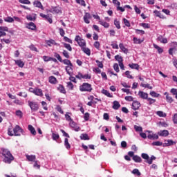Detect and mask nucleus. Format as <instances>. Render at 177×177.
Here are the masks:
<instances>
[{
    "label": "nucleus",
    "mask_w": 177,
    "mask_h": 177,
    "mask_svg": "<svg viewBox=\"0 0 177 177\" xmlns=\"http://www.w3.org/2000/svg\"><path fill=\"white\" fill-rule=\"evenodd\" d=\"M99 23L102 27H104V28H109L110 27V24L104 21H99Z\"/></svg>",
    "instance_id": "cd10ccee"
},
{
    "label": "nucleus",
    "mask_w": 177,
    "mask_h": 177,
    "mask_svg": "<svg viewBox=\"0 0 177 177\" xmlns=\"http://www.w3.org/2000/svg\"><path fill=\"white\" fill-rule=\"evenodd\" d=\"M75 41H76V42H77L79 46H80V48H84L85 46H86V41H85V39L81 38V37H80V35H77L75 38Z\"/></svg>",
    "instance_id": "39448f33"
},
{
    "label": "nucleus",
    "mask_w": 177,
    "mask_h": 177,
    "mask_svg": "<svg viewBox=\"0 0 177 177\" xmlns=\"http://www.w3.org/2000/svg\"><path fill=\"white\" fill-rule=\"evenodd\" d=\"M173 122L174 124H177V113L174 114L173 117Z\"/></svg>",
    "instance_id": "774afa93"
},
{
    "label": "nucleus",
    "mask_w": 177,
    "mask_h": 177,
    "mask_svg": "<svg viewBox=\"0 0 177 177\" xmlns=\"http://www.w3.org/2000/svg\"><path fill=\"white\" fill-rule=\"evenodd\" d=\"M67 88L70 89V91H73L74 89V84L71 83V82H67Z\"/></svg>",
    "instance_id": "8fccbe9b"
},
{
    "label": "nucleus",
    "mask_w": 177,
    "mask_h": 177,
    "mask_svg": "<svg viewBox=\"0 0 177 177\" xmlns=\"http://www.w3.org/2000/svg\"><path fill=\"white\" fill-rule=\"evenodd\" d=\"M28 103L32 111H38V109H39V104H38V102L28 101Z\"/></svg>",
    "instance_id": "20e7f679"
},
{
    "label": "nucleus",
    "mask_w": 177,
    "mask_h": 177,
    "mask_svg": "<svg viewBox=\"0 0 177 177\" xmlns=\"http://www.w3.org/2000/svg\"><path fill=\"white\" fill-rule=\"evenodd\" d=\"M33 5H35L36 8H39V9H44V6H42V3L39 1H35Z\"/></svg>",
    "instance_id": "393cba45"
},
{
    "label": "nucleus",
    "mask_w": 177,
    "mask_h": 177,
    "mask_svg": "<svg viewBox=\"0 0 177 177\" xmlns=\"http://www.w3.org/2000/svg\"><path fill=\"white\" fill-rule=\"evenodd\" d=\"M129 67L132 69L139 70V64H129Z\"/></svg>",
    "instance_id": "473e14b6"
},
{
    "label": "nucleus",
    "mask_w": 177,
    "mask_h": 177,
    "mask_svg": "<svg viewBox=\"0 0 177 177\" xmlns=\"http://www.w3.org/2000/svg\"><path fill=\"white\" fill-rule=\"evenodd\" d=\"M46 44L48 45V46H52V45H55L56 46H59L60 44L56 43V41L52 39H50V40H47Z\"/></svg>",
    "instance_id": "9d476101"
},
{
    "label": "nucleus",
    "mask_w": 177,
    "mask_h": 177,
    "mask_svg": "<svg viewBox=\"0 0 177 177\" xmlns=\"http://www.w3.org/2000/svg\"><path fill=\"white\" fill-rule=\"evenodd\" d=\"M80 138L82 140H89V136L86 133L82 134Z\"/></svg>",
    "instance_id": "79ce46f5"
},
{
    "label": "nucleus",
    "mask_w": 177,
    "mask_h": 177,
    "mask_svg": "<svg viewBox=\"0 0 177 177\" xmlns=\"http://www.w3.org/2000/svg\"><path fill=\"white\" fill-rule=\"evenodd\" d=\"M114 26H115L116 28H118V30H120V28H121V25L120 24V21H118V19H114Z\"/></svg>",
    "instance_id": "c9c22d12"
},
{
    "label": "nucleus",
    "mask_w": 177,
    "mask_h": 177,
    "mask_svg": "<svg viewBox=\"0 0 177 177\" xmlns=\"http://www.w3.org/2000/svg\"><path fill=\"white\" fill-rule=\"evenodd\" d=\"M119 48L120 49H121L123 53H125V55H128V48H125V46H124V44L120 43L119 44Z\"/></svg>",
    "instance_id": "2eb2a0df"
},
{
    "label": "nucleus",
    "mask_w": 177,
    "mask_h": 177,
    "mask_svg": "<svg viewBox=\"0 0 177 177\" xmlns=\"http://www.w3.org/2000/svg\"><path fill=\"white\" fill-rule=\"evenodd\" d=\"M52 138H53V140H57V139H59L60 136H59V134L53 133H52Z\"/></svg>",
    "instance_id": "4d7b16f0"
},
{
    "label": "nucleus",
    "mask_w": 177,
    "mask_h": 177,
    "mask_svg": "<svg viewBox=\"0 0 177 177\" xmlns=\"http://www.w3.org/2000/svg\"><path fill=\"white\" fill-rule=\"evenodd\" d=\"M40 17H42L44 19V20H46V21H48L50 24H52L53 23V20L52 19V17L49 16V15H45L44 13H40L39 14Z\"/></svg>",
    "instance_id": "0eeeda50"
},
{
    "label": "nucleus",
    "mask_w": 177,
    "mask_h": 177,
    "mask_svg": "<svg viewBox=\"0 0 177 177\" xmlns=\"http://www.w3.org/2000/svg\"><path fill=\"white\" fill-rule=\"evenodd\" d=\"M139 107H140V102L138 101H133L132 104L133 110H138Z\"/></svg>",
    "instance_id": "ddd939ff"
},
{
    "label": "nucleus",
    "mask_w": 177,
    "mask_h": 177,
    "mask_svg": "<svg viewBox=\"0 0 177 177\" xmlns=\"http://www.w3.org/2000/svg\"><path fill=\"white\" fill-rule=\"evenodd\" d=\"M133 43L136 44H142V42H143V40H141L140 39H138L137 37H133Z\"/></svg>",
    "instance_id": "c03bdc74"
},
{
    "label": "nucleus",
    "mask_w": 177,
    "mask_h": 177,
    "mask_svg": "<svg viewBox=\"0 0 177 177\" xmlns=\"http://www.w3.org/2000/svg\"><path fill=\"white\" fill-rule=\"evenodd\" d=\"M64 146L67 150H70L71 149V145L68 142V138H65L64 140Z\"/></svg>",
    "instance_id": "c85d7f7f"
},
{
    "label": "nucleus",
    "mask_w": 177,
    "mask_h": 177,
    "mask_svg": "<svg viewBox=\"0 0 177 177\" xmlns=\"http://www.w3.org/2000/svg\"><path fill=\"white\" fill-rule=\"evenodd\" d=\"M69 125L71 128H73L75 132H79V131H81V128H80V126L74 122V120H71V122H69Z\"/></svg>",
    "instance_id": "423d86ee"
},
{
    "label": "nucleus",
    "mask_w": 177,
    "mask_h": 177,
    "mask_svg": "<svg viewBox=\"0 0 177 177\" xmlns=\"http://www.w3.org/2000/svg\"><path fill=\"white\" fill-rule=\"evenodd\" d=\"M134 129L136 131V132H142L143 131V128H142V127L137 125L134 126Z\"/></svg>",
    "instance_id": "13d9d810"
},
{
    "label": "nucleus",
    "mask_w": 177,
    "mask_h": 177,
    "mask_svg": "<svg viewBox=\"0 0 177 177\" xmlns=\"http://www.w3.org/2000/svg\"><path fill=\"white\" fill-rule=\"evenodd\" d=\"M158 134L159 135V136L167 137L168 136V135H169V131H168V130H163V131H159Z\"/></svg>",
    "instance_id": "a211bd4d"
},
{
    "label": "nucleus",
    "mask_w": 177,
    "mask_h": 177,
    "mask_svg": "<svg viewBox=\"0 0 177 177\" xmlns=\"http://www.w3.org/2000/svg\"><path fill=\"white\" fill-rule=\"evenodd\" d=\"M82 50L86 53L88 56H91V50L88 48L82 47Z\"/></svg>",
    "instance_id": "2f4dec72"
},
{
    "label": "nucleus",
    "mask_w": 177,
    "mask_h": 177,
    "mask_svg": "<svg viewBox=\"0 0 177 177\" xmlns=\"http://www.w3.org/2000/svg\"><path fill=\"white\" fill-rule=\"evenodd\" d=\"M50 13H60L62 10H60V7H53L50 10Z\"/></svg>",
    "instance_id": "dca6fc26"
},
{
    "label": "nucleus",
    "mask_w": 177,
    "mask_h": 177,
    "mask_svg": "<svg viewBox=\"0 0 177 177\" xmlns=\"http://www.w3.org/2000/svg\"><path fill=\"white\" fill-rule=\"evenodd\" d=\"M62 55L66 59H70V54L68 53V52H67V50H64L63 52H62Z\"/></svg>",
    "instance_id": "3c124183"
},
{
    "label": "nucleus",
    "mask_w": 177,
    "mask_h": 177,
    "mask_svg": "<svg viewBox=\"0 0 177 177\" xmlns=\"http://www.w3.org/2000/svg\"><path fill=\"white\" fill-rule=\"evenodd\" d=\"M29 48L30 49V50H32L34 52H38V48H37V47H35L34 44H31L30 46H29Z\"/></svg>",
    "instance_id": "bf43d9fd"
},
{
    "label": "nucleus",
    "mask_w": 177,
    "mask_h": 177,
    "mask_svg": "<svg viewBox=\"0 0 177 177\" xmlns=\"http://www.w3.org/2000/svg\"><path fill=\"white\" fill-rule=\"evenodd\" d=\"M28 131H30V133L33 135V136H35V135H37V131H35V129L34 128V127H32V125L29 124L28 126Z\"/></svg>",
    "instance_id": "f8f14e48"
},
{
    "label": "nucleus",
    "mask_w": 177,
    "mask_h": 177,
    "mask_svg": "<svg viewBox=\"0 0 177 177\" xmlns=\"http://www.w3.org/2000/svg\"><path fill=\"white\" fill-rule=\"evenodd\" d=\"M148 139H153V140L158 139V135L157 134H149L147 136Z\"/></svg>",
    "instance_id": "72a5a7b5"
},
{
    "label": "nucleus",
    "mask_w": 177,
    "mask_h": 177,
    "mask_svg": "<svg viewBox=\"0 0 177 177\" xmlns=\"http://www.w3.org/2000/svg\"><path fill=\"white\" fill-rule=\"evenodd\" d=\"M101 92L103 93V95L107 96V97H113V95H111L110 92L106 89H102Z\"/></svg>",
    "instance_id": "bb28decb"
},
{
    "label": "nucleus",
    "mask_w": 177,
    "mask_h": 177,
    "mask_svg": "<svg viewBox=\"0 0 177 177\" xmlns=\"http://www.w3.org/2000/svg\"><path fill=\"white\" fill-rule=\"evenodd\" d=\"M136 34H140V35H144V34H145V30H139V29H136Z\"/></svg>",
    "instance_id": "338daca9"
},
{
    "label": "nucleus",
    "mask_w": 177,
    "mask_h": 177,
    "mask_svg": "<svg viewBox=\"0 0 177 177\" xmlns=\"http://www.w3.org/2000/svg\"><path fill=\"white\" fill-rule=\"evenodd\" d=\"M153 48H155V49H157L158 53H162V52H164V50L161 47L158 46V45L157 44H153Z\"/></svg>",
    "instance_id": "e433bc0d"
},
{
    "label": "nucleus",
    "mask_w": 177,
    "mask_h": 177,
    "mask_svg": "<svg viewBox=\"0 0 177 177\" xmlns=\"http://www.w3.org/2000/svg\"><path fill=\"white\" fill-rule=\"evenodd\" d=\"M115 59L117 62H118L119 64L122 63V62H124L122 57L119 55H115Z\"/></svg>",
    "instance_id": "f704fd0d"
},
{
    "label": "nucleus",
    "mask_w": 177,
    "mask_h": 177,
    "mask_svg": "<svg viewBox=\"0 0 177 177\" xmlns=\"http://www.w3.org/2000/svg\"><path fill=\"white\" fill-rule=\"evenodd\" d=\"M92 17L91 16V14L89 12H86L84 16V23L86 24H89L91 21H89V19H91Z\"/></svg>",
    "instance_id": "1a4fd4ad"
},
{
    "label": "nucleus",
    "mask_w": 177,
    "mask_h": 177,
    "mask_svg": "<svg viewBox=\"0 0 177 177\" xmlns=\"http://www.w3.org/2000/svg\"><path fill=\"white\" fill-rule=\"evenodd\" d=\"M73 64H72V66L68 65L66 66V71L67 74H68V75L71 76V75L73 74Z\"/></svg>",
    "instance_id": "f3484780"
},
{
    "label": "nucleus",
    "mask_w": 177,
    "mask_h": 177,
    "mask_svg": "<svg viewBox=\"0 0 177 177\" xmlns=\"http://www.w3.org/2000/svg\"><path fill=\"white\" fill-rule=\"evenodd\" d=\"M152 146H162V142L160 141H156L152 143Z\"/></svg>",
    "instance_id": "69168bd1"
},
{
    "label": "nucleus",
    "mask_w": 177,
    "mask_h": 177,
    "mask_svg": "<svg viewBox=\"0 0 177 177\" xmlns=\"http://www.w3.org/2000/svg\"><path fill=\"white\" fill-rule=\"evenodd\" d=\"M132 174L133 175H137V176H140V175H142V173H140V171H139V169H134L133 171H132Z\"/></svg>",
    "instance_id": "a19ab883"
},
{
    "label": "nucleus",
    "mask_w": 177,
    "mask_h": 177,
    "mask_svg": "<svg viewBox=\"0 0 177 177\" xmlns=\"http://www.w3.org/2000/svg\"><path fill=\"white\" fill-rule=\"evenodd\" d=\"M140 26L143 27V28H150V25L149 24H146V23L140 24Z\"/></svg>",
    "instance_id": "e2e57ef3"
},
{
    "label": "nucleus",
    "mask_w": 177,
    "mask_h": 177,
    "mask_svg": "<svg viewBox=\"0 0 177 177\" xmlns=\"http://www.w3.org/2000/svg\"><path fill=\"white\" fill-rule=\"evenodd\" d=\"M164 95L166 96V100L168 103H172V102H174V98L169 96V94L167 92H165Z\"/></svg>",
    "instance_id": "412c9836"
},
{
    "label": "nucleus",
    "mask_w": 177,
    "mask_h": 177,
    "mask_svg": "<svg viewBox=\"0 0 177 177\" xmlns=\"http://www.w3.org/2000/svg\"><path fill=\"white\" fill-rule=\"evenodd\" d=\"M123 23L126 26V27H131V22L129 21L126 18L123 19Z\"/></svg>",
    "instance_id": "49530a36"
},
{
    "label": "nucleus",
    "mask_w": 177,
    "mask_h": 177,
    "mask_svg": "<svg viewBox=\"0 0 177 177\" xmlns=\"http://www.w3.org/2000/svg\"><path fill=\"white\" fill-rule=\"evenodd\" d=\"M48 82H50V84H57V79H56V77L55 76H50L48 77Z\"/></svg>",
    "instance_id": "6ab92c4d"
},
{
    "label": "nucleus",
    "mask_w": 177,
    "mask_h": 177,
    "mask_svg": "<svg viewBox=\"0 0 177 177\" xmlns=\"http://www.w3.org/2000/svg\"><path fill=\"white\" fill-rule=\"evenodd\" d=\"M81 77L84 80H91V78H92V76L89 74L81 75Z\"/></svg>",
    "instance_id": "603ef678"
},
{
    "label": "nucleus",
    "mask_w": 177,
    "mask_h": 177,
    "mask_svg": "<svg viewBox=\"0 0 177 177\" xmlns=\"http://www.w3.org/2000/svg\"><path fill=\"white\" fill-rule=\"evenodd\" d=\"M153 13L156 15V17H160V19H165L164 15H161V12L157 10H154Z\"/></svg>",
    "instance_id": "c756f323"
},
{
    "label": "nucleus",
    "mask_w": 177,
    "mask_h": 177,
    "mask_svg": "<svg viewBox=\"0 0 177 177\" xmlns=\"http://www.w3.org/2000/svg\"><path fill=\"white\" fill-rule=\"evenodd\" d=\"M26 27L29 30H36L37 28V26H35V24H34V22H30L29 24H28Z\"/></svg>",
    "instance_id": "5701e85b"
},
{
    "label": "nucleus",
    "mask_w": 177,
    "mask_h": 177,
    "mask_svg": "<svg viewBox=\"0 0 177 177\" xmlns=\"http://www.w3.org/2000/svg\"><path fill=\"white\" fill-rule=\"evenodd\" d=\"M15 63L18 67L23 68L24 67V62L21 59L15 60Z\"/></svg>",
    "instance_id": "aec40b11"
},
{
    "label": "nucleus",
    "mask_w": 177,
    "mask_h": 177,
    "mask_svg": "<svg viewBox=\"0 0 177 177\" xmlns=\"http://www.w3.org/2000/svg\"><path fill=\"white\" fill-rule=\"evenodd\" d=\"M156 114L158 117H167V113H163L162 111H158Z\"/></svg>",
    "instance_id": "37998d69"
},
{
    "label": "nucleus",
    "mask_w": 177,
    "mask_h": 177,
    "mask_svg": "<svg viewBox=\"0 0 177 177\" xmlns=\"http://www.w3.org/2000/svg\"><path fill=\"white\" fill-rule=\"evenodd\" d=\"M23 132V129H21L19 125H16L14 127L13 131H12V127L8 128V135L9 136H20Z\"/></svg>",
    "instance_id": "f03ea898"
},
{
    "label": "nucleus",
    "mask_w": 177,
    "mask_h": 177,
    "mask_svg": "<svg viewBox=\"0 0 177 177\" xmlns=\"http://www.w3.org/2000/svg\"><path fill=\"white\" fill-rule=\"evenodd\" d=\"M4 21H6V23H13V21H15V19L11 17H7L4 19Z\"/></svg>",
    "instance_id": "4c0bfd02"
},
{
    "label": "nucleus",
    "mask_w": 177,
    "mask_h": 177,
    "mask_svg": "<svg viewBox=\"0 0 177 177\" xmlns=\"http://www.w3.org/2000/svg\"><path fill=\"white\" fill-rule=\"evenodd\" d=\"M138 96L141 99H145V100H147L149 98V94H147V93H145L143 91H139L138 92Z\"/></svg>",
    "instance_id": "6e6552de"
},
{
    "label": "nucleus",
    "mask_w": 177,
    "mask_h": 177,
    "mask_svg": "<svg viewBox=\"0 0 177 177\" xmlns=\"http://www.w3.org/2000/svg\"><path fill=\"white\" fill-rule=\"evenodd\" d=\"M26 160H28V161H30L31 162L37 160V156H35V155H26Z\"/></svg>",
    "instance_id": "9b49d317"
},
{
    "label": "nucleus",
    "mask_w": 177,
    "mask_h": 177,
    "mask_svg": "<svg viewBox=\"0 0 177 177\" xmlns=\"http://www.w3.org/2000/svg\"><path fill=\"white\" fill-rule=\"evenodd\" d=\"M94 47L99 50V49H100V42L99 41L94 42Z\"/></svg>",
    "instance_id": "0e129e2a"
},
{
    "label": "nucleus",
    "mask_w": 177,
    "mask_h": 177,
    "mask_svg": "<svg viewBox=\"0 0 177 177\" xmlns=\"http://www.w3.org/2000/svg\"><path fill=\"white\" fill-rule=\"evenodd\" d=\"M54 56L56 57V59H57V60H59V62H60V63L63 62V59H62V57L59 53H55Z\"/></svg>",
    "instance_id": "052dcab7"
},
{
    "label": "nucleus",
    "mask_w": 177,
    "mask_h": 177,
    "mask_svg": "<svg viewBox=\"0 0 177 177\" xmlns=\"http://www.w3.org/2000/svg\"><path fill=\"white\" fill-rule=\"evenodd\" d=\"M34 94L36 95L37 96H44V93L42 92V89L41 88H35Z\"/></svg>",
    "instance_id": "4be33fe9"
},
{
    "label": "nucleus",
    "mask_w": 177,
    "mask_h": 177,
    "mask_svg": "<svg viewBox=\"0 0 177 177\" xmlns=\"http://www.w3.org/2000/svg\"><path fill=\"white\" fill-rule=\"evenodd\" d=\"M156 158V156H151L150 159L147 160V164H149V165L153 164V161H154Z\"/></svg>",
    "instance_id": "864d4df0"
},
{
    "label": "nucleus",
    "mask_w": 177,
    "mask_h": 177,
    "mask_svg": "<svg viewBox=\"0 0 177 177\" xmlns=\"http://www.w3.org/2000/svg\"><path fill=\"white\" fill-rule=\"evenodd\" d=\"M26 19L27 20H29V21H35L37 17L35 16L33 17L32 15H27Z\"/></svg>",
    "instance_id": "58836bf2"
},
{
    "label": "nucleus",
    "mask_w": 177,
    "mask_h": 177,
    "mask_svg": "<svg viewBox=\"0 0 177 177\" xmlns=\"http://www.w3.org/2000/svg\"><path fill=\"white\" fill-rule=\"evenodd\" d=\"M62 63H64V64H66V66H72L73 63H71V61L69 59H64L62 60Z\"/></svg>",
    "instance_id": "a18cd8bd"
},
{
    "label": "nucleus",
    "mask_w": 177,
    "mask_h": 177,
    "mask_svg": "<svg viewBox=\"0 0 177 177\" xmlns=\"http://www.w3.org/2000/svg\"><path fill=\"white\" fill-rule=\"evenodd\" d=\"M120 107H121V104H120V102H118V101H114L113 105V110H118Z\"/></svg>",
    "instance_id": "a878e982"
},
{
    "label": "nucleus",
    "mask_w": 177,
    "mask_h": 177,
    "mask_svg": "<svg viewBox=\"0 0 177 177\" xmlns=\"http://www.w3.org/2000/svg\"><path fill=\"white\" fill-rule=\"evenodd\" d=\"M142 88H147L148 89H153V86H150L149 84H141Z\"/></svg>",
    "instance_id": "5fc2aeb1"
},
{
    "label": "nucleus",
    "mask_w": 177,
    "mask_h": 177,
    "mask_svg": "<svg viewBox=\"0 0 177 177\" xmlns=\"http://www.w3.org/2000/svg\"><path fill=\"white\" fill-rule=\"evenodd\" d=\"M176 142H174L172 140H168L167 143H165V146H174Z\"/></svg>",
    "instance_id": "de8ad7c7"
},
{
    "label": "nucleus",
    "mask_w": 177,
    "mask_h": 177,
    "mask_svg": "<svg viewBox=\"0 0 177 177\" xmlns=\"http://www.w3.org/2000/svg\"><path fill=\"white\" fill-rule=\"evenodd\" d=\"M64 48H66V49L69 50V52H71L73 50V48L71 47V45H70L69 44L64 43Z\"/></svg>",
    "instance_id": "ea45409f"
},
{
    "label": "nucleus",
    "mask_w": 177,
    "mask_h": 177,
    "mask_svg": "<svg viewBox=\"0 0 177 177\" xmlns=\"http://www.w3.org/2000/svg\"><path fill=\"white\" fill-rule=\"evenodd\" d=\"M2 156H3V162H6V164H10L13 160H15V157L12 156V153H10V151L2 148Z\"/></svg>",
    "instance_id": "f257e3e1"
},
{
    "label": "nucleus",
    "mask_w": 177,
    "mask_h": 177,
    "mask_svg": "<svg viewBox=\"0 0 177 177\" xmlns=\"http://www.w3.org/2000/svg\"><path fill=\"white\" fill-rule=\"evenodd\" d=\"M149 95H151L152 97H158L160 96V94L156 93V91H151Z\"/></svg>",
    "instance_id": "6e6d98bb"
},
{
    "label": "nucleus",
    "mask_w": 177,
    "mask_h": 177,
    "mask_svg": "<svg viewBox=\"0 0 177 177\" xmlns=\"http://www.w3.org/2000/svg\"><path fill=\"white\" fill-rule=\"evenodd\" d=\"M113 69L117 73H120V66H118V64L115 63L113 64Z\"/></svg>",
    "instance_id": "680f3d73"
},
{
    "label": "nucleus",
    "mask_w": 177,
    "mask_h": 177,
    "mask_svg": "<svg viewBox=\"0 0 177 177\" xmlns=\"http://www.w3.org/2000/svg\"><path fill=\"white\" fill-rule=\"evenodd\" d=\"M92 85L89 83H83L80 86V92H92Z\"/></svg>",
    "instance_id": "7ed1b4c3"
},
{
    "label": "nucleus",
    "mask_w": 177,
    "mask_h": 177,
    "mask_svg": "<svg viewBox=\"0 0 177 177\" xmlns=\"http://www.w3.org/2000/svg\"><path fill=\"white\" fill-rule=\"evenodd\" d=\"M133 160L135 161V162H142V158L138 155H135L133 156Z\"/></svg>",
    "instance_id": "7c9ffc66"
},
{
    "label": "nucleus",
    "mask_w": 177,
    "mask_h": 177,
    "mask_svg": "<svg viewBox=\"0 0 177 177\" xmlns=\"http://www.w3.org/2000/svg\"><path fill=\"white\" fill-rule=\"evenodd\" d=\"M141 157L142 158H143V160H147V161H149L150 157L149 156V155L147 153H142L141 154Z\"/></svg>",
    "instance_id": "09e8293b"
},
{
    "label": "nucleus",
    "mask_w": 177,
    "mask_h": 177,
    "mask_svg": "<svg viewBox=\"0 0 177 177\" xmlns=\"http://www.w3.org/2000/svg\"><path fill=\"white\" fill-rule=\"evenodd\" d=\"M158 41H159V42H160V44H167L168 43V39H167V38H165L164 37H162V35H159L158 37Z\"/></svg>",
    "instance_id": "4468645a"
},
{
    "label": "nucleus",
    "mask_w": 177,
    "mask_h": 177,
    "mask_svg": "<svg viewBox=\"0 0 177 177\" xmlns=\"http://www.w3.org/2000/svg\"><path fill=\"white\" fill-rule=\"evenodd\" d=\"M57 89L61 93H64V95H66V93H67V91H66V88L62 84L59 85Z\"/></svg>",
    "instance_id": "b1692460"
}]
</instances>
